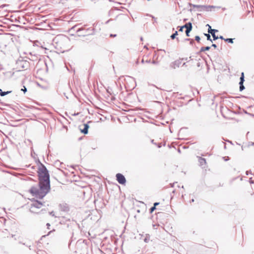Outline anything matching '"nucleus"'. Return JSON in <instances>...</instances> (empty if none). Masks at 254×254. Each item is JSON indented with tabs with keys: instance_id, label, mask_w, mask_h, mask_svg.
<instances>
[{
	"instance_id": "b1692460",
	"label": "nucleus",
	"mask_w": 254,
	"mask_h": 254,
	"mask_svg": "<svg viewBox=\"0 0 254 254\" xmlns=\"http://www.w3.org/2000/svg\"><path fill=\"white\" fill-rule=\"evenodd\" d=\"M200 39V38L199 36H196L195 37V40L196 41H197L198 42L199 41Z\"/></svg>"
},
{
	"instance_id": "e433bc0d",
	"label": "nucleus",
	"mask_w": 254,
	"mask_h": 254,
	"mask_svg": "<svg viewBox=\"0 0 254 254\" xmlns=\"http://www.w3.org/2000/svg\"><path fill=\"white\" fill-rule=\"evenodd\" d=\"M47 226L48 227V228H49V227L50 226V224L49 223H47Z\"/></svg>"
},
{
	"instance_id": "ea45409f",
	"label": "nucleus",
	"mask_w": 254,
	"mask_h": 254,
	"mask_svg": "<svg viewBox=\"0 0 254 254\" xmlns=\"http://www.w3.org/2000/svg\"><path fill=\"white\" fill-rule=\"evenodd\" d=\"M185 40L186 41H190V39H186Z\"/></svg>"
},
{
	"instance_id": "37998d69",
	"label": "nucleus",
	"mask_w": 254,
	"mask_h": 254,
	"mask_svg": "<svg viewBox=\"0 0 254 254\" xmlns=\"http://www.w3.org/2000/svg\"><path fill=\"white\" fill-rule=\"evenodd\" d=\"M152 143H154V140H151Z\"/></svg>"
},
{
	"instance_id": "72a5a7b5",
	"label": "nucleus",
	"mask_w": 254,
	"mask_h": 254,
	"mask_svg": "<svg viewBox=\"0 0 254 254\" xmlns=\"http://www.w3.org/2000/svg\"><path fill=\"white\" fill-rule=\"evenodd\" d=\"M159 202H155V203H154V206L156 207V206H157V205H158V204H159Z\"/></svg>"
},
{
	"instance_id": "a19ab883",
	"label": "nucleus",
	"mask_w": 254,
	"mask_h": 254,
	"mask_svg": "<svg viewBox=\"0 0 254 254\" xmlns=\"http://www.w3.org/2000/svg\"><path fill=\"white\" fill-rule=\"evenodd\" d=\"M194 201V199H192L191 200H190V202H193Z\"/></svg>"
},
{
	"instance_id": "2f4dec72",
	"label": "nucleus",
	"mask_w": 254,
	"mask_h": 254,
	"mask_svg": "<svg viewBox=\"0 0 254 254\" xmlns=\"http://www.w3.org/2000/svg\"><path fill=\"white\" fill-rule=\"evenodd\" d=\"M218 38H220L222 40H224L225 39V38H223V37L222 36H220L219 37H218Z\"/></svg>"
},
{
	"instance_id": "4c0bfd02",
	"label": "nucleus",
	"mask_w": 254,
	"mask_h": 254,
	"mask_svg": "<svg viewBox=\"0 0 254 254\" xmlns=\"http://www.w3.org/2000/svg\"><path fill=\"white\" fill-rule=\"evenodd\" d=\"M141 63H145V61H144V60L143 59V60H142V61H141Z\"/></svg>"
},
{
	"instance_id": "f3484780",
	"label": "nucleus",
	"mask_w": 254,
	"mask_h": 254,
	"mask_svg": "<svg viewBox=\"0 0 254 254\" xmlns=\"http://www.w3.org/2000/svg\"><path fill=\"white\" fill-rule=\"evenodd\" d=\"M208 33H210L211 34L214 40H217L218 39V37L216 36L215 33H214V32H208Z\"/></svg>"
},
{
	"instance_id": "1a4fd4ad",
	"label": "nucleus",
	"mask_w": 254,
	"mask_h": 254,
	"mask_svg": "<svg viewBox=\"0 0 254 254\" xmlns=\"http://www.w3.org/2000/svg\"><path fill=\"white\" fill-rule=\"evenodd\" d=\"M83 126H84V128L83 129L82 128H80V131L82 133L86 134H87L88 133V128L89 127V126L86 124H83Z\"/></svg>"
},
{
	"instance_id": "20e7f679",
	"label": "nucleus",
	"mask_w": 254,
	"mask_h": 254,
	"mask_svg": "<svg viewBox=\"0 0 254 254\" xmlns=\"http://www.w3.org/2000/svg\"><path fill=\"white\" fill-rule=\"evenodd\" d=\"M43 204L38 201H36L31 204L30 208V211L34 213H38L39 212L37 210L38 209H40Z\"/></svg>"
},
{
	"instance_id": "f257e3e1",
	"label": "nucleus",
	"mask_w": 254,
	"mask_h": 254,
	"mask_svg": "<svg viewBox=\"0 0 254 254\" xmlns=\"http://www.w3.org/2000/svg\"><path fill=\"white\" fill-rule=\"evenodd\" d=\"M39 184L31 188L29 191L35 197L43 198L50 190V182L49 172L46 167L41 164L38 169Z\"/></svg>"
},
{
	"instance_id": "6ab92c4d",
	"label": "nucleus",
	"mask_w": 254,
	"mask_h": 254,
	"mask_svg": "<svg viewBox=\"0 0 254 254\" xmlns=\"http://www.w3.org/2000/svg\"><path fill=\"white\" fill-rule=\"evenodd\" d=\"M204 35L207 37V40H209V41H210L211 42H212L211 39V37H210V35H209V34H204Z\"/></svg>"
},
{
	"instance_id": "79ce46f5",
	"label": "nucleus",
	"mask_w": 254,
	"mask_h": 254,
	"mask_svg": "<svg viewBox=\"0 0 254 254\" xmlns=\"http://www.w3.org/2000/svg\"><path fill=\"white\" fill-rule=\"evenodd\" d=\"M206 26H208V27H209V26H210L209 24H207V25H206Z\"/></svg>"
},
{
	"instance_id": "5701e85b",
	"label": "nucleus",
	"mask_w": 254,
	"mask_h": 254,
	"mask_svg": "<svg viewBox=\"0 0 254 254\" xmlns=\"http://www.w3.org/2000/svg\"><path fill=\"white\" fill-rule=\"evenodd\" d=\"M21 91H22L24 93H25L27 91V88L25 87V86H23V88L21 89Z\"/></svg>"
},
{
	"instance_id": "f704fd0d",
	"label": "nucleus",
	"mask_w": 254,
	"mask_h": 254,
	"mask_svg": "<svg viewBox=\"0 0 254 254\" xmlns=\"http://www.w3.org/2000/svg\"><path fill=\"white\" fill-rule=\"evenodd\" d=\"M128 78L129 79L132 80V81H134V78H131V77H129V76L128 77Z\"/></svg>"
},
{
	"instance_id": "c03bdc74",
	"label": "nucleus",
	"mask_w": 254,
	"mask_h": 254,
	"mask_svg": "<svg viewBox=\"0 0 254 254\" xmlns=\"http://www.w3.org/2000/svg\"><path fill=\"white\" fill-rule=\"evenodd\" d=\"M211 29V26H209V28H208V29Z\"/></svg>"
},
{
	"instance_id": "aec40b11",
	"label": "nucleus",
	"mask_w": 254,
	"mask_h": 254,
	"mask_svg": "<svg viewBox=\"0 0 254 254\" xmlns=\"http://www.w3.org/2000/svg\"><path fill=\"white\" fill-rule=\"evenodd\" d=\"M178 35V32L176 31L174 34H173L171 36V39H174L175 38L176 36Z\"/></svg>"
},
{
	"instance_id": "c85d7f7f",
	"label": "nucleus",
	"mask_w": 254,
	"mask_h": 254,
	"mask_svg": "<svg viewBox=\"0 0 254 254\" xmlns=\"http://www.w3.org/2000/svg\"><path fill=\"white\" fill-rule=\"evenodd\" d=\"M212 47H214V48H217V46H216V44H213L212 45Z\"/></svg>"
},
{
	"instance_id": "c9c22d12",
	"label": "nucleus",
	"mask_w": 254,
	"mask_h": 254,
	"mask_svg": "<svg viewBox=\"0 0 254 254\" xmlns=\"http://www.w3.org/2000/svg\"><path fill=\"white\" fill-rule=\"evenodd\" d=\"M145 63H151V61H150V60H146V61H145Z\"/></svg>"
},
{
	"instance_id": "4be33fe9",
	"label": "nucleus",
	"mask_w": 254,
	"mask_h": 254,
	"mask_svg": "<svg viewBox=\"0 0 254 254\" xmlns=\"http://www.w3.org/2000/svg\"><path fill=\"white\" fill-rule=\"evenodd\" d=\"M218 31L217 30H216V29H208V32H214V33H215V32H217Z\"/></svg>"
},
{
	"instance_id": "a211bd4d",
	"label": "nucleus",
	"mask_w": 254,
	"mask_h": 254,
	"mask_svg": "<svg viewBox=\"0 0 254 254\" xmlns=\"http://www.w3.org/2000/svg\"><path fill=\"white\" fill-rule=\"evenodd\" d=\"M224 41L230 43H233V39L232 38H227L224 39Z\"/></svg>"
},
{
	"instance_id": "f03ea898",
	"label": "nucleus",
	"mask_w": 254,
	"mask_h": 254,
	"mask_svg": "<svg viewBox=\"0 0 254 254\" xmlns=\"http://www.w3.org/2000/svg\"><path fill=\"white\" fill-rule=\"evenodd\" d=\"M54 42L56 44L57 47L63 48L64 47V44L69 42L68 38L64 36L59 35L57 36L54 39Z\"/></svg>"
},
{
	"instance_id": "cd10ccee",
	"label": "nucleus",
	"mask_w": 254,
	"mask_h": 254,
	"mask_svg": "<svg viewBox=\"0 0 254 254\" xmlns=\"http://www.w3.org/2000/svg\"><path fill=\"white\" fill-rule=\"evenodd\" d=\"M116 34H110V37H116Z\"/></svg>"
},
{
	"instance_id": "9d476101",
	"label": "nucleus",
	"mask_w": 254,
	"mask_h": 254,
	"mask_svg": "<svg viewBox=\"0 0 254 254\" xmlns=\"http://www.w3.org/2000/svg\"><path fill=\"white\" fill-rule=\"evenodd\" d=\"M19 64L22 68H27L29 66V63L26 61L20 62Z\"/></svg>"
},
{
	"instance_id": "7c9ffc66",
	"label": "nucleus",
	"mask_w": 254,
	"mask_h": 254,
	"mask_svg": "<svg viewBox=\"0 0 254 254\" xmlns=\"http://www.w3.org/2000/svg\"><path fill=\"white\" fill-rule=\"evenodd\" d=\"M190 44L191 45H192V44H193V42H194L193 40H192V39H190Z\"/></svg>"
},
{
	"instance_id": "7ed1b4c3",
	"label": "nucleus",
	"mask_w": 254,
	"mask_h": 254,
	"mask_svg": "<svg viewBox=\"0 0 254 254\" xmlns=\"http://www.w3.org/2000/svg\"><path fill=\"white\" fill-rule=\"evenodd\" d=\"M190 6H192L193 8H196L198 9L199 11H211L212 9L217 8L219 9L220 8V6H216L213 5H196L193 4H190Z\"/></svg>"
},
{
	"instance_id": "393cba45",
	"label": "nucleus",
	"mask_w": 254,
	"mask_h": 254,
	"mask_svg": "<svg viewBox=\"0 0 254 254\" xmlns=\"http://www.w3.org/2000/svg\"><path fill=\"white\" fill-rule=\"evenodd\" d=\"M156 209L155 206H153L150 208V212H152Z\"/></svg>"
},
{
	"instance_id": "58836bf2",
	"label": "nucleus",
	"mask_w": 254,
	"mask_h": 254,
	"mask_svg": "<svg viewBox=\"0 0 254 254\" xmlns=\"http://www.w3.org/2000/svg\"><path fill=\"white\" fill-rule=\"evenodd\" d=\"M144 241H145V242H148L147 239V238H145V239H144Z\"/></svg>"
},
{
	"instance_id": "f8f14e48",
	"label": "nucleus",
	"mask_w": 254,
	"mask_h": 254,
	"mask_svg": "<svg viewBox=\"0 0 254 254\" xmlns=\"http://www.w3.org/2000/svg\"><path fill=\"white\" fill-rule=\"evenodd\" d=\"M11 91H6V92H3L2 91V90L1 89H0V95L1 96H5V95H6L11 93Z\"/></svg>"
},
{
	"instance_id": "bb28decb",
	"label": "nucleus",
	"mask_w": 254,
	"mask_h": 254,
	"mask_svg": "<svg viewBox=\"0 0 254 254\" xmlns=\"http://www.w3.org/2000/svg\"><path fill=\"white\" fill-rule=\"evenodd\" d=\"M50 214L53 216H55V213L54 211H52L50 212Z\"/></svg>"
},
{
	"instance_id": "0eeeda50",
	"label": "nucleus",
	"mask_w": 254,
	"mask_h": 254,
	"mask_svg": "<svg viewBox=\"0 0 254 254\" xmlns=\"http://www.w3.org/2000/svg\"><path fill=\"white\" fill-rule=\"evenodd\" d=\"M85 29L82 28L81 29L78 30L77 31H80L81 30H84ZM86 32L84 34V35H92L94 34V29L92 28H89L88 29H85Z\"/></svg>"
},
{
	"instance_id": "473e14b6",
	"label": "nucleus",
	"mask_w": 254,
	"mask_h": 254,
	"mask_svg": "<svg viewBox=\"0 0 254 254\" xmlns=\"http://www.w3.org/2000/svg\"><path fill=\"white\" fill-rule=\"evenodd\" d=\"M150 16H151V17H152V18L153 19H154V21H155V22H156V18H155L154 16H152V15H150Z\"/></svg>"
},
{
	"instance_id": "a18cd8bd",
	"label": "nucleus",
	"mask_w": 254,
	"mask_h": 254,
	"mask_svg": "<svg viewBox=\"0 0 254 254\" xmlns=\"http://www.w3.org/2000/svg\"><path fill=\"white\" fill-rule=\"evenodd\" d=\"M253 144H254V143H253Z\"/></svg>"
},
{
	"instance_id": "6e6552de",
	"label": "nucleus",
	"mask_w": 254,
	"mask_h": 254,
	"mask_svg": "<svg viewBox=\"0 0 254 254\" xmlns=\"http://www.w3.org/2000/svg\"><path fill=\"white\" fill-rule=\"evenodd\" d=\"M182 64V61L176 60L173 63H172L170 64V66L173 68H176V67H179V66Z\"/></svg>"
},
{
	"instance_id": "4468645a",
	"label": "nucleus",
	"mask_w": 254,
	"mask_h": 254,
	"mask_svg": "<svg viewBox=\"0 0 254 254\" xmlns=\"http://www.w3.org/2000/svg\"><path fill=\"white\" fill-rule=\"evenodd\" d=\"M210 49V47L209 46L207 47H203L201 48L200 51L201 52H204L205 51H208Z\"/></svg>"
},
{
	"instance_id": "9b49d317",
	"label": "nucleus",
	"mask_w": 254,
	"mask_h": 254,
	"mask_svg": "<svg viewBox=\"0 0 254 254\" xmlns=\"http://www.w3.org/2000/svg\"><path fill=\"white\" fill-rule=\"evenodd\" d=\"M198 162L201 166H202L206 163L205 159L200 157H198Z\"/></svg>"
},
{
	"instance_id": "39448f33",
	"label": "nucleus",
	"mask_w": 254,
	"mask_h": 254,
	"mask_svg": "<svg viewBox=\"0 0 254 254\" xmlns=\"http://www.w3.org/2000/svg\"><path fill=\"white\" fill-rule=\"evenodd\" d=\"M117 180L119 183L123 185L125 184L126 180L125 177L121 174L118 173L116 175Z\"/></svg>"
},
{
	"instance_id": "a878e982",
	"label": "nucleus",
	"mask_w": 254,
	"mask_h": 254,
	"mask_svg": "<svg viewBox=\"0 0 254 254\" xmlns=\"http://www.w3.org/2000/svg\"><path fill=\"white\" fill-rule=\"evenodd\" d=\"M151 63H152V64H157L158 63V62L155 61H153Z\"/></svg>"
},
{
	"instance_id": "423d86ee",
	"label": "nucleus",
	"mask_w": 254,
	"mask_h": 254,
	"mask_svg": "<svg viewBox=\"0 0 254 254\" xmlns=\"http://www.w3.org/2000/svg\"><path fill=\"white\" fill-rule=\"evenodd\" d=\"M60 209L61 211L67 212L69 210L68 205L66 203H62L59 205Z\"/></svg>"
},
{
	"instance_id": "2eb2a0df",
	"label": "nucleus",
	"mask_w": 254,
	"mask_h": 254,
	"mask_svg": "<svg viewBox=\"0 0 254 254\" xmlns=\"http://www.w3.org/2000/svg\"><path fill=\"white\" fill-rule=\"evenodd\" d=\"M244 82V74L243 72L241 73V76L240 77V81L239 83H243Z\"/></svg>"
},
{
	"instance_id": "412c9836",
	"label": "nucleus",
	"mask_w": 254,
	"mask_h": 254,
	"mask_svg": "<svg viewBox=\"0 0 254 254\" xmlns=\"http://www.w3.org/2000/svg\"><path fill=\"white\" fill-rule=\"evenodd\" d=\"M240 84V90L242 91L245 89V87L243 85V83H239Z\"/></svg>"
},
{
	"instance_id": "dca6fc26",
	"label": "nucleus",
	"mask_w": 254,
	"mask_h": 254,
	"mask_svg": "<svg viewBox=\"0 0 254 254\" xmlns=\"http://www.w3.org/2000/svg\"><path fill=\"white\" fill-rule=\"evenodd\" d=\"M192 29H191V27H190L189 28H187L186 30V34L187 36L189 37L190 36V32L191 30Z\"/></svg>"
},
{
	"instance_id": "c756f323",
	"label": "nucleus",
	"mask_w": 254,
	"mask_h": 254,
	"mask_svg": "<svg viewBox=\"0 0 254 254\" xmlns=\"http://www.w3.org/2000/svg\"><path fill=\"white\" fill-rule=\"evenodd\" d=\"M184 27L183 26L180 27V28L179 29V31H183Z\"/></svg>"
},
{
	"instance_id": "ddd939ff",
	"label": "nucleus",
	"mask_w": 254,
	"mask_h": 254,
	"mask_svg": "<svg viewBox=\"0 0 254 254\" xmlns=\"http://www.w3.org/2000/svg\"><path fill=\"white\" fill-rule=\"evenodd\" d=\"M190 27L191 29H192V24L191 22L186 23L184 26H183V27L186 28V29H187V28H189Z\"/></svg>"
}]
</instances>
